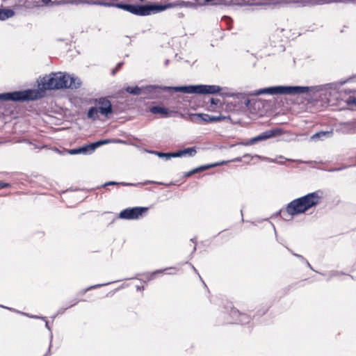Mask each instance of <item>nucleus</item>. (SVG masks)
Wrapping results in <instances>:
<instances>
[{"instance_id": "33", "label": "nucleus", "mask_w": 356, "mask_h": 356, "mask_svg": "<svg viewBox=\"0 0 356 356\" xmlns=\"http://www.w3.org/2000/svg\"><path fill=\"white\" fill-rule=\"evenodd\" d=\"M9 186L10 185L8 184L0 181V188H6Z\"/></svg>"}, {"instance_id": "39", "label": "nucleus", "mask_w": 356, "mask_h": 356, "mask_svg": "<svg viewBox=\"0 0 356 356\" xmlns=\"http://www.w3.org/2000/svg\"><path fill=\"white\" fill-rule=\"evenodd\" d=\"M161 273V271H156V272H154V273L152 275V276L153 277L156 273Z\"/></svg>"}, {"instance_id": "45", "label": "nucleus", "mask_w": 356, "mask_h": 356, "mask_svg": "<svg viewBox=\"0 0 356 356\" xmlns=\"http://www.w3.org/2000/svg\"><path fill=\"white\" fill-rule=\"evenodd\" d=\"M137 289H138V290H140L141 289H140V286H137Z\"/></svg>"}, {"instance_id": "13", "label": "nucleus", "mask_w": 356, "mask_h": 356, "mask_svg": "<svg viewBox=\"0 0 356 356\" xmlns=\"http://www.w3.org/2000/svg\"><path fill=\"white\" fill-rule=\"evenodd\" d=\"M221 90V88L216 85H198V94H216Z\"/></svg>"}, {"instance_id": "8", "label": "nucleus", "mask_w": 356, "mask_h": 356, "mask_svg": "<svg viewBox=\"0 0 356 356\" xmlns=\"http://www.w3.org/2000/svg\"><path fill=\"white\" fill-rule=\"evenodd\" d=\"M165 86L149 85L143 87V94L147 95L149 98L159 97V94L163 91H166L164 89Z\"/></svg>"}, {"instance_id": "7", "label": "nucleus", "mask_w": 356, "mask_h": 356, "mask_svg": "<svg viewBox=\"0 0 356 356\" xmlns=\"http://www.w3.org/2000/svg\"><path fill=\"white\" fill-rule=\"evenodd\" d=\"M226 118L227 117L222 115L213 116L207 113H195L191 115V121L195 123L219 122Z\"/></svg>"}, {"instance_id": "17", "label": "nucleus", "mask_w": 356, "mask_h": 356, "mask_svg": "<svg viewBox=\"0 0 356 356\" xmlns=\"http://www.w3.org/2000/svg\"><path fill=\"white\" fill-rule=\"evenodd\" d=\"M218 164H211V165H202V166L198 167V168H195V169L188 172L187 173H186L185 176L186 177L191 176L192 175H193L195 173H197V172H202L203 170L209 169L211 168L218 166Z\"/></svg>"}, {"instance_id": "43", "label": "nucleus", "mask_w": 356, "mask_h": 356, "mask_svg": "<svg viewBox=\"0 0 356 356\" xmlns=\"http://www.w3.org/2000/svg\"><path fill=\"white\" fill-rule=\"evenodd\" d=\"M192 267H193V269L194 270V271L197 272L196 268L194 266H192Z\"/></svg>"}, {"instance_id": "42", "label": "nucleus", "mask_w": 356, "mask_h": 356, "mask_svg": "<svg viewBox=\"0 0 356 356\" xmlns=\"http://www.w3.org/2000/svg\"><path fill=\"white\" fill-rule=\"evenodd\" d=\"M195 250H196V246L195 245V246L193 247V252H195Z\"/></svg>"}, {"instance_id": "2", "label": "nucleus", "mask_w": 356, "mask_h": 356, "mask_svg": "<svg viewBox=\"0 0 356 356\" xmlns=\"http://www.w3.org/2000/svg\"><path fill=\"white\" fill-rule=\"evenodd\" d=\"M320 200L318 192L309 193L289 202L286 206V212L292 217L304 213L310 208L316 206Z\"/></svg>"}, {"instance_id": "14", "label": "nucleus", "mask_w": 356, "mask_h": 356, "mask_svg": "<svg viewBox=\"0 0 356 356\" xmlns=\"http://www.w3.org/2000/svg\"><path fill=\"white\" fill-rule=\"evenodd\" d=\"M149 111L153 114H160L163 118L170 117L172 113L168 108L159 106L151 107Z\"/></svg>"}, {"instance_id": "24", "label": "nucleus", "mask_w": 356, "mask_h": 356, "mask_svg": "<svg viewBox=\"0 0 356 356\" xmlns=\"http://www.w3.org/2000/svg\"><path fill=\"white\" fill-rule=\"evenodd\" d=\"M111 142V140L106 139L102 140H99L95 143H92V146L94 147L95 149L99 147H100L102 145L108 144Z\"/></svg>"}, {"instance_id": "10", "label": "nucleus", "mask_w": 356, "mask_h": 356, "mask_svg": "<svg viewBox=\"0 0 356 356\" xmlns=\"http://www.w3.org/2000/svg\"><path fill=\"white\" fill-rule=\"evenodd\" d=\"M167 92H181L187 94H198V85L197 86H176V87H164Z\"/></svg>"}, {"instance_id": "19", "label": "nucleus", "mask_w": 356, "mask_h": 356, "mask_svg": "<svg viewBox=\"0 0 356 356\" xmlns=\"http://www.w3.org/2000/svg\"><path fill=\"white\" fill-rule=\"evenodd\" d=\"M98 113H99V111L97 107H91L88 111V118L96 120L99 118Z\"/></svg>"}, {"instance_id": "16", "label": "nucleus", "mask_w": 356, "mask_h": 356, "mask_svg": "<svg viewBox=\"0 0 356 356\" xmlns=\"http://www.w3.org/2000/svg\"><path fill=\"white\" fill-rule=\"evenodd\" d=\"M333 136L332 131H320L314 134L311 138L312 140L316 141L318 139H321L323 137L330 138Z\"/></svg>"}, {"instance_id": "36", "label": "nucleus", "mask_w": 356, "mask_h": 356, "mask_svg": "<svg viewBox=\"0 0 356 356\" xmlns=\"http://www.w3.org/2000/svg\"><path fill=\"white\" fill-rule=\"evenodd\" d=\"M45 326H46V327H47L48 330H50V327H49V323H48V322H47V321H46Z\"/></svg>"}, {"instance_id": "32", "label": "nucleus", "mask_w": 356, "mask_h": 356, "mask_svg": "<svg viewBox=\"0 0 356 356\" xmlns=\"http://www.w3.org/2000/svg\"><path fill=\"white\" fill-rule=\"evenodd\" d=\"M122 65V63H118L115 69L113 70V74H114L118 70H119Z\"/></svg>"}, {"instance_id": "3", "label": "nucleus", "mask_w": 356, "mask_h": 356, "mask_svg": "<svg viewBox=\"0 0 356 356\" xmlns=\"http://www.w3.org/2000/svg\"><path fill=\"white\" fill-rule=\"evenodd\" d=\"M309 88L304 86H272L257 90L254 92V95H277V94H303L309 92Z\"/></svg>"}, {"instance_id": "40", "label": "nucleus", "mask_w": 356, "mask_h": 356, "mask_svg": "<svg viewBox=\"0 0 356 356\" xmlns=\"http://www.w3.org/2000/svg\"><path fill=\"white\" fill-rule=\"evenodd\" d=\"M31 318H39V317H38V316H31Z\"/></svg>"}, {"instance_id": "6", "label": "nucleus", "mask_w": 356, "mask_h": 356, "mask_svg": "<svg viewBox=\"0 0 356 356\" xmlns=\"http://www.w3.org/2000/svg\"><path fill=\"white\" fill-rule=\"evenodd\" d=\"M147 207H133L122 210L119 217L122 219L134 220L142 217L147 211Z\"/></svg>"}, {"instance_id": "34", "label": "nucleus", "mask_w": 356, "mask_h": 356, "mask_svg": "<svg viewBox=\"0 0 356 356\" xmlns=\"http://www.w3.org/2000/svg\"><path fill=\"white\" fill-rule=\"evenodd\" d=\"M293 255H295L296 257H298V258H300L301 259L304 260L305 259L303 258L302 256L300 255V254H295V253H293Z\"/></svg>"}, {"instance_id": "46", "label": "nucleus", "mask_w": 356, "mask_h": 356, "mask_svg": "<svg viewBox=\"0 0 356 356\" xmlns=\"http://www.w3.org/2000/svg\"><path fill=\"white\" fill-rule=\"evenodd\" d=\"M191 241H192V242H194V241H195V239H194V238H191Z\"/></svg>"}, {"instance_id": "38", "label": "nucleus", "mask_w": 356, "mask_h": 356, "mask_svg": "<svg viewBox=\"0 0 356 356\" xmlns=\"http://www.w3.org/2000/svg\"><path fill=\"white\" fill-rule=\"evenodd\" d=\"M306 264H307V265L310 268H312V267H311V266H310L309 263L307 261H306Z\"/></svg>"}, {"instance_id": "31", "label": "nucleus", "mask_w": 356, "mask_h": 356, "mask_svg": "<svg viewBox=\"0 0 356 356\" xmlns=\"http://www.w3.org/2000/svg\"><path fill=\"white\" fill-rule=\"evenodd\" d=\"M77 303V301H74L72 304H71L69 307H66V308H64V309H60L58 311V313L57 314H63L65 309H67V308H70L74 305H75Z\"/></svg>"}, {"instance_id": "1", "label": "nucleus", "mask_w": 356, "mask_h": 356, "mask_svg": "<svg viewBox=\"0 0 356 356\" xmlns=\"http://www.w3.org/2000/svg\"><path fill=\"white\" fill-rule=\"evenodd\" d=\"M41 84L44 90L76 89L81 86V81L78 77L58 72H51L43 77Z\"/></svg>"}, {"instance_id": "29", "label": "nucleus", "mask_w": 356, "mask_h": 356, "mask_svg": "<svg viewBox=\"0 0 356 356\" xmlns=\"http://www.w3.org/2000/svg\"><path fill=\"white\" fill-rule=\"evenodd\" d=\"M68 153L70 154H72V155H74V154H81L80 153V149L79 147V148H76V149H70L68 150Z\"/></svg>"}, {"instance_id": "23", "label": "nucleus", "mask_w": 356, "mask_h": 356, "mask_svg": "<svg viewBox=\"0 0 356 356\" xmlns=\"http://www.w3.org/2000/svg\"><path fill=\"white\" fill-rule=\"evenodd\" d=\"M232 314L233 316H237L238 315L239 316V319L236 321V323H247L248 321V317L245 315V314H239V312L236 310H234L232 312Z\"/></svg>"}, {"instance_id": "41", "label": "nucleus", "mask_w": 356, "mask_h": 356, "mask_svg": "<svg viewBox=\"0 0 356 356\" xmlns=\"http://www.w3.org/2000/svg\"><path fill=\"white\" fill-rule=\"evenodd\" d=\"M211 103H212V104H216V103L215 102V101H214V99H211Z\"/></svg>"}, {"instance_id": "44", "label": "nucleus", "mask_w": 356, "mask_h": 356, "mask_svg": "<svg viewBox=\"0 0 356 356\" xmlns=\"http://www.w3.org/2000/svg\"><path fill=\"white\" fill-rule=\"evenodd\" d=\"M168 60H166L165 62V64L168 65Z\"/></svg>"}, {"instance_id": "26", "label": "nucleus", "mask_w": 356, "mask_h": 356, "mask_svg": "<svg viewBox=\"0 0 356 356\" xmlns=\"http://www.w3.org/2000/svg\"><path fill=\"white\" fill-rule=\"evenodd\" d=\"M332 0H309V3L312 5L323 4L330 3Z\"/></svg>"}, {"instance_id": "9", "label": "nucleus", "mask_w": 356, "mask_h": 356, "mask_svg": "<svg viewBox=\"0 0 356 356\" xmlns=\"http://www.w3.org/2000/svg\"><path fill=\"white\" fill-rule=\"evenodd\" d=\"M98 108L99 113L104 116H108L113 112L111 102L106 98L102 97L97 100Z\"/></svg>"}, {"instance_id": "35", "label": "nucleus", "mask_w": 356, "mask_h": 356, "mask_svg": "<svg viewBox=\"0 0 356 356\" xmlns=\"http://www.w3.org/2000/svg\"><path fill=\"white\" fill-rule=\"evenodd\" d=\"M223 19H226L227 21H230L231 20V19L229 17H227V16L223 17Z\"/></svg>"}, {"instance_id": "25", "label": "nucleus", "mask_w": 356, "mask_h": 356, "mask_svg": "<svg viewBox=\"0 0 356 356\" xmlns=\"http://www.w3.org/2000/svg\"><path fill=\"white\" fill-rule=\"evenodd\" d=\"M346 102L348 106L353 108L356 107V98L355 97L350 96L347 99Z\"/></svg>"}, {"instance_id": "28", "label": "nucleus", "mask_w": 356, "mask_h": 356, "mask_svg": "<svg viewBox=\"0 0 356 356\" xmlns=\"http://www.w3.org/2000/svg\"><path fill=\"white\" fill-rule=\"evenodd\" d=\"M111 283V282H108V283H106V284H100L93 285V286H91L87 288L86 289V291H89L90 289H97V288H99V287H101V286H106V285H108V284H109Z\"/></svg>"}, {"instance_id": "21", "label": "nucleus", "mask_w": 356, "mask_h": 356, "mask_svg": "<svg viewBox=\"0 0 356 356\" xmlns=\"http://www.w3.org/2000/svg\"><path fill=\"white\" fill-rule=\"evenodd\" d=\"M149 152L157 155L160 158H165L166 160H168L171 158L175 157V152L163 153V152H156V151H151Z\"/></svg>"}, {"instance_id": "20", "label": "nucleus", "mask_w": 356, "mask_h": 356, "mask_svg": "<svg viewBox=\"0 0 356 356\" xmlns=\"http://www.w3.org/2000/svg\"><path fill=\"white\" fill-rule=\"evenodd\" d=\"M125 90L128 93L135 95H139L140 94H143V87L140 88L138 86H135V87L127 86L125 88Z\"/></svg>"}, {"instance_id": "30", "label": "nucleus", "mask_w": 356, "mask_h": 356, "mask_svg": "<svg viewBox=\"0 0 356 356\" xmlns=\"http://www.w3.org/2000/svg\"><path fill=\"white\" fill-rule=\"evenodd\" d=\"M41 1L45 6H53L55 4V2L51 1V0H41Z\"/></svg>"}, {"instance_id": "47", "label": "nucleus", "mask_w": 356, "mask_h": 356, "mask_svg": "<svg viewBox=\"0 0 356 356\" xmlns=\"http://www.w3.org/2000/svg\"><path fill=\"white\" fill-rule=\"evenodd\" d=\"M224 162H221V164H223ZM218 165H220V163H218Z\"/></svg>"}, {"instance_id": "5", "label": "nucleus", "mask_w": 356, "mask_h": 356, "mask_svg": "<svg viewBox=\"0 0 356 356\" xmlns=\"http://www.w3.org/2000/svg\"><path fill=\"white\" fill-rule=\"evenodd\" d=\"M170 7H172L170 3L167 5L152 4L143 6L128 4L126 7V11L136 15L146 16L150 15L151 13H156L165 10L166 8Z\"/></svg>"}, {"instance_id": "15", "label": "nucleus", "mask_w": 356, "mask_h": 356, "mask_svg": "<svg viewBox=\"0 0 356 356\" xmlns=\"http://www.w3.org/2000/svg\"><path fill=\"white\" fill-rule=\"evenodd\" d=\"M196 149L195 147H188L182 150L177 151L175 152V157H182V156H193L196 154Z\"/></svg>"}, {"instance_id": "27", "label": "nucleus", "mask_w": 356, "mask_h": 356, "mask_svg": "<svg viewBox=\"0 0 356 356\" xmlns=\"http://www.w3.org/2000/svg\"><path fill=\"white\" fill-rule=\"evenodd\" d=\"M123 185V186H131V184H128L126 182H115V181H109L104 184V186H113V185Z\"/></svg>"}, {"instance_id": "12", "label": "nucleus", "mask_w": 356, "mask_h": 356, "mask_svg": "<svg viewBox=\"0 0 356 356\" xmlns=\"http://www.w3.org/2000/svg\"><path fill=\"white\" fill-rule=\"evenodd\" d=\"M275 136L274 130H268L261 133L259 136L252 138L250 140L245 143L246 145H251L257 142L265 140Z\"/></svg>"}, {"instance_id": "37", "label": "nucleus", "mask_w": 356, "mask_h": 356, "mask_svg": "<svg viewBox=\"0 0 356 356\" xmlns=\"http://www.w3.org/2000/svg\"><path fill=\"white\" fill-rule=\"evenodd\" d=\"M234 161H241V159L240 158H236V159H234Z\"/></svg>"}, {"instance_id": "4", "label": "nucleus", "mask_w": 356, "mask_h": 356, "mask_svg": "<svg viewBox=\"0 0 356 356\" xmlns=\"http://www.w3.org/2000/svg\"><path fill=\"white\" fill-rule=\"evenodd\" d=\"M40 94L36 90H26L22 91H15L12 92H5L0 94V100L24 102L29 100H35L40 98Z\"/></svg>"}, {"instance_id": "18", "label": "nucleus", "mask_w": 356, "mask_h": 356, "mask_svg": "<svg viewBox=\"0 0 356 356\" xmlns=\"http://www.w3.org/2000/svg\"><path fill=\"white\" fill-rule=\"evenodd\" d=\"M15 15L14 10L11 9H0V20H6Z\"/></svg>"}, {"instance_id": "11", "label": "nucleus", "mask_w": 356, "mask_h": 356, "mask_svg": "<svg viewBox=\"0 0 356 356\" xmlns=\"http://www.w3.org/2000/svg\"><path fill=\"white\" fill-rule=\"evenodd\" d=\"M79 3H88V4H90V5H98V6H104V7L115 6V7H116L118 8H120V9H122V10H126V9H127L126 7L128 5V4L120 3H113L106 2V1H100V0H97V1H89V0L80 1H79Z\"/></svg>"}, {"instance_id": "22", "label": "nucleus", "mask_w": 356, "mask_h": 356, "mask_svg": "<svg viewBox=\"0 0 356 356\" xmlns=\"http://www.w3.org/2000/svg\"><path fill=\"white\" fill-rule=\"evenodd\" d=\"M80 153L83 154H90L95 151L92 143L79 147Z\"/></svg>"}]
</instances>
